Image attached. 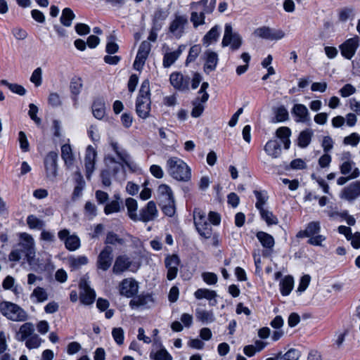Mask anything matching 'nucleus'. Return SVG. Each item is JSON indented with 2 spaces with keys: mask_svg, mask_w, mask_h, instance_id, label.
<instances>
[{
  "mask_svg": "<svg viewBox=\"0 0 360 360\" xmlns=\"http://www.w3.org/2000/svg\"><path fill=\"white\" fill-rule=\"evenodd\" d=\"M219 26H214L202 38L203 45L209 46L214 42H216L219 36Z\"/></svg>",
  "mask_w": 360,
  "mask_h": 360,
  "instance_id": "nucleus-32",
  "label": "nucleus"
},
{
  "mask_svg": "<svg viewBox=\"0 0 360 360\" xmlns=\"http://www.w3.org/2000/svg\"><path fill=\"white\" fill-rule=\"evenodd\" d=\"M92 112L98 120H102L105 115V103L101 98H97L92 105Z\"/></svg>",
  "mask_w": 360,
  "mask_h": 360,
  "instance_id": "nucleus-30",
  "label": "nucleus"
},
{
  "mask_svg": "<svg viewBox=\"0 0 360 360\" xmlns=\"http://www.w3.org/2000/svg\"><path fill=\"white\" fill-rule=\"evenodd\" d=\"M138 283L133 278H125L120 284L119 290L121 295L131 297L138 292Z\"/></svg>",
  "mask_w": 360,
  "mask_h": 360,
  "instance_id": "nucleus-18",
  "label": "nucleus"
},
{
  "mask_svg": "<svg viewBox=\"0 0 360 360\" xmlns=\"http://www.w3.org/2000/svg\"><path fill=\"white\" fill-rule=\"evenodd\" d=\"M59 239L64 242L65 248L70 251H75L81 245L80 239L75 233H70V230L64 229L58 233Z\"/></svg>",
  "mask_w": 360,
  "mask_h": 360,
  "instance_id": "nucleus-10",
  "label": "nucleus"
},
{
  "mask_svg": "<svg viewBox=\"0 0 360 360\" xmlns=\"http://www.w3.org/2000/svg\"><path fill=\"white\" fill-rule=\"evenodd\" d=\"M120 209V202L119 201V198H117V200H112L108 203L104 208V212L106 214H110L119 212Z\"/></svg>",
  "mask_w": 360,
  "mask_h": 360,
  "instance_id": "nucleus-56",
  "label": "nucleus"
},
{
  "mask_svg": "<svg viewBox=\"0 0 360 360\" xmlns=\"http://www.w3.org/2000/svg\"><path fill=\"white\" fill-rule=\"evenodd\" d=\"M131 265L129 259L126 256H119L117 257L112 271L115 274H120L129 269Z\"/></svg>",
  "mask_w": 360,
  "mask_h": 360,
  "instance_id": "nucleus-29",
  "label": "nucleus"
},
{
  "mask_svg": "<svg viewBox=\"0 0 360 360\" xmlns=\"http://www.w3.org/2000/svg\"><path fill=\"white\" fill-rule=\"evenodd\" d=\"M160 205L162 207V212L167 216L172 217L174 215L176 212L174 200L160 202Z\"/></svg>",
  "mask_w": 360,
  "mask_h": 360,
  "instance_id": "nucleus-51",
  "label": "nucleus"
},
{
  "mask_svg": "<svg viewBox=\"0 0 360 360\" xmlns=\"http://www.w3.org/2000/svg\"><path fill=\"white\" fill-rule=\"evenodd\" d=\"M96 157V150L93 146H89L86 149V154L84 157L86 176L88 179H90L91 174L95 170Z\"/></svg>",
  "mask_w": 360,
  "mask_h": 360,
  "instance_id": "nucleus-14",
  "label": "nucleus"
},
{
  "mask_svg": "<svg viewBox=\"0 0 360 360\" xmlns=\"http://www.w3.org/2000/svg\"><path fill=\"white\" fill-rule=\"evenodd\" d=\"M170 83L176 89L185 91L188 89L190 78L184 77L179 72H174L170 75Z\"/></svg>",
  "mask_w": 360,
  "mask_h": 360,
  "instance_id": "nucleus-23",
  "label": "nucleus"
},
{
  "mask_svg": "<svg viewBox=\"0 0 360 360\" xmlns=\"http://www.w3.org/2000/svg\"><path fill=\"white\" fill-rule=\"evenodd\" d=\"M61 156L65 165L71 167L75 161L71 146L69 144H64L61 147Z\"/></svg>",
  "mask_w": 360,
  "mask_h": 360,
  "instance_id": "nucleus-38",
  "label": "nucleus"
},
{
  "mask_svg": "<svg viewBox=\"0 0 360 360\" xmlns=\"http://www.w3.org/2000/svg\"><path fill=\"white\" fill-rule=\"evenodd\" d=\"M105 243L112 245H122L124 243V239L120 238L117 234L110 232L107 234Z\"/></svg>",
  "mask_w": 360,
  "mask_h": 360,
  "instance_id": "nucleus-63",
  "label": "nucleus"
},
{
  "mask_svg": "<svg viewBox=\"0 0 360 360\" xmlns=\"http://www.w3.org/2000/svg\"><path fill=\"white\" fill-rule=\"evenodd\" d=\"M351 156L350 153L347 152L343 153L342 160H345L340 166V172L342 174H350L354 170V162L349 160Z\"/></svg>",
  "mask_w": 360,
  "mask_h": 360,
  "instance_id": "nucleus-31",
  "label": "nucleus"
},
{
  "mask_svg": "<svg viewBox=\"0 0 360 360\" xmlns=\"http://www.w3.org/2000/svg\"><path fill=\"white\" fill-rule=\"evenodd\" d=\"M194 296L198 300L207 299L210 301L214 300L217 297V292L214 290H210L206 288L198 289L194 292Z\"/></svg>",
  "mask_w": 360,
  "mask_h": 360,
  "instance_id": "nucleus-40",
  "label": "nucleus"
},
{
  "mask_svg": "<svg viewBox=\"0 0 360 360\" xmlns=\"http://www.w3.org/2000/svg\"><path fill=\"white\" fill-rule=\"evenodd\" d=\"M259 214L262 219L264 220L269 226L277 224L278 222L277 217L274 216L271 211L265 208L261 209V210H259Z\"/></svg>",
  "mask_w": 360,
  "mask_h": 360,
  "instance_id": "nucleus-47",
  "label": "nucleus"
},
{
  "mask_svg": "<svg viewBox=\"0 0 360 360\" xmlns=\"http://www.w3.org/2000/svg\"><path fill=\"white\" fill-rule=\"evenodd\" d=\"M112 336L115 342L118 345H122L124 343V332L121 327L114 328L112 330Z\"/></svg>",
  "mask_w": 360,
  "mask_h": 360,
  "instance_id": "nucleus-53",
  "label": "nucleus"
},
{
  "mask_svg": "<svg viewBox=\"0 0 360 360\" xmlns=\"http://www.w3.org/2000/svg\"><path fill=\"white\" fill-rule=\"evenodd\" d=\"M167 15V13L161 10H157L153 15V26H156L157 25H161L162 22L166 19Z\"/></svg>",
  "mask_w": 360,
  "mask_h": 360,
  "instance_id": "nucleus-61",
  "label": "nucleus"
},
{
  "mask_svg": "<svg viewBox=\"0 0 360 360\" xmlns=\"http://www.w3.org/2000/svg\"><path fill=\"white\" fill-rule=\"evenodd\" d=\"M294 286V279L291 276H287L280 282L281 292L283 296L288 295Z\"/></svg>",
  "mask_w": 360,
  "mask_h": 360,
  "instance_id": "nucleus-35",
  "label": "nucleus"
},
{
  "mask_svg": "<svg viewBox=\"0 0 360 360\" xmlns=\"http://www.w3.org/2000/svg\"><path fill=\"white\" fill-rule=\"evenodd\" d=\"M321 231V224L319 221H311L309 223L303 231L300 232L298 236H304L309 237L308 243L312 245L323 246V242L326 240V237L319 234Z\"/></svg>",
  "mask_w": 360,
  "mask_h": 360,
  "instance_id": "nucleus-6",
  "label": "nucleus"
},
{
  "mask_svg": "<svg viewBox=\"0 0 360 360\" xmlns=\"http://www.w3.org/2000/svg\"><path fill=\"white\" fill-rule=\"evenodd\" d=\"M41 339L37 335H33L25 341V345L29 349H37L41 344Z\"/></svg>",
  "mask_w": 360,
  "mask_h": 360,
  "instance_id": "nucleus-52",
  "label": "nucleus"
},
{
  "mask_svg": "<svg viewBox=\"0 0 360 360\" xmlns=\"http://www.w3.org/2000/svg\"><path fill=\"white\" fill-rule=\"evenodd\" d=\"M195 316L198 321L203 323H212L214 321L213 313L205 309H197Z\"/></svg>",
  "mask_w": 360,
  "mask_h": 360,
  "instance_id": "nucleus-41",
  "label": "nucleus"
},
{
  "mask_svg": "<svg viewBox=\"0 0 360 360\" xmlns=\"http://www.w3.org/2000/svg\"><path fill=\"white\" fill-rule=\"evenodd\" d=\"M150 50L151 44L149 41H143L141 43L133 65L135 70L141 71L143 69Z\"/></svg>",
  "mask_w": 360,
  "mask_h": 360,
  "instance_id": "nucleus-11",
  "label": "nucleus"
},
{
  "mask_svg": "<svg viewBox=\"0 0 360 360\" xmlns=\"http://www.w3.org/2000/svg\"><path fill=\"white\" fill-rule=\"evenodd\" d=\"M0 312L8 319L15 321H25L28 315L27 312L16 304L4 301L0 303Z\"/></svg>",
  "mask_w": 360,
  "mask_h": 360,
  "instance_id": "nucleus-4",
  "label": "nucleus"
},
{
  "mask_svg": "<svg viewBox=\"0 0 360 360\" xmlns=\"http://www.w3.org/2000/svg\"><path fill=\"white\" fill-rule=\"evenodd\" d=\"M82 88V82L81 78L76 77H73L70 82V89L75 101H77V96L80 93Z\"/></svg>",
  "mask_w": 360,
  "mask_h": 360,
  "instance_id": "nucleus-44",
  "label": "nucleus"
},
{
  "mask_svg": "<svg viewBox=\"0 0 360 360\" xmlns=\"http://www.w3.org/2000/svg\"><path fill=\"white\" fill-rule=\"evenodd\" d=\"M264 150L265 153L271 158H278L281 154V146L280 143L276 140H269L264 146Z\"/></svg>",
  "mask_w": 360,
  "mask_h": 360,
  "instance_id": "nucleus-26",
  "label": "nucleus"
},
{
  "mask_svg": "<svg viewBox=\"0 0 360 360\" xmlns=\"http://www.w3.org/2000/svg\"><path fill=\"white\" fill-rule=\"evenodd\" d=\"M21 245L25 250V257L27 262L30 266L36 265L37 263L35 259V243L31 235L22 233L20 234Z\"/></svg>",
  "mask_w": 360,
  "mask_h": 360,
  "instance_id": "nucleus-8",
  "label": "nucleus"
},
{
  "mask_svg": "<svg viewBox=\"0 0 360 360\" xmlns=\"http://www.w3.org/2000/svg\"><path fill=\"white\" fill-rule=\"evenodd\" d=\"M112 262V248L105 246L98 257V268L103 271L108 270Z\"/></svg>",
  "mask_w": 360,
  "mask_h": 360,
  "instance_id": "nucleus-20",
  "label": "nucleus"
},
{
  "mask_svg": "<svg viewBox=\"0 0 360 360\" xmlns=\"http://www.w3.org/2000/svg\"><path fill=\"white\" fill-rule=\"evenodd\" d=\"M110 146L114 153L108 154L104 158L105 169L101 172L102 184L105 186L111 184L110 176H116L120 172H125V168L132 169L135 165L128 153L117 141L111 140Z\"/></svg>",
  "mask_w": 360,
  "mask_h": 360,
  "instance_id": "nucleus-1",
  "label": "nucleus"
},
{
  "mask_svg": "<svg viewBox=\"0 0 360 360\" xmlns=\"http://www.w3.org/2000/svg\"><path fill=\"white\" fill-rule=\"evenodd\" d=\"M75 15L73 11L69 8H65L62 11L60 16V22L66 27H70L72 25V21L75 18Z\"/></svg>",
  "mask_w": 360,
  "mask_h": 360,
  "instance_id": "nucleus-45",
  "label": "nucleus"
},
{
  "mask_svg": "<svg viewBox=\"0 0 360 360\" xmlns=\"http://www.w3.org/2000/svg\"><path fill=\"white\" fill-rule=\"evenodd\" d=\"M158 198L160 202L174 200L172 189L166 184H161L158 188Z\"/></svg>",
  "mask_w": 360,
  "mask_h": 360,
  "instance_id": "nucleus-33",
  "label": "nucleus"
},
{
  "mask_svg": "<svg viewBox=\"0 0 360 360\" xmlns=\"http://www.w3.org/2000/svg\"><path fill=\"white\" fill-rule=\"evenodd\" d=\"M57 160L58 153L50 152L44 160L47 176L49 179H54L57 175Z\"/></svg>",
  "mask_w": 360,
  "mask_h": 360,
  "instance_id": "nucleus-21",
  "label": "nucleus"
},
{
  "mask_svg": "<svg viewBox=\"0 0 360 360\" xmlns=\"http://www.w3.org/2000/svg\"><path fill=\"white\" fill-rule=\"evenodd\" d=\"M216 0H200L190 4L191 10H196L205 16L212 13L216 6Z\"/></svg>",
  "mask_w": 360,
  "mask_h": 360,
  "instance_id": "nucleus-19",
  "label": "nucleus"
},
{
  "mask_svg": "<svg viewBox=\"0 0 360 360\" xmlns=\"http://www.w3.org/2000/svg\"><path fill=\"white\" fill-rule=\"evenodd\" d=\"M257 238L264 248L271 249L274 245V239L269 233L259 231L257 233Z\"/></svg>",
  "mask_w": 360,
  "mask_h": 360,
  "instance_id": "nucleus-39",
  "label": "nucleus"
},
{
  "mask_svg": "<svg viewBox=\"0 0 360 360\" xmlns=\"http://www.w3.org/2000/svg\"><path fill=\"white\" fill-rule=\"evenodd\" d=\"M187 24L188 19L186 15H175L174 19L170 23L169 31L173 37L179 39L184 33Z\"/></svg>",
  "mask_w": 360,
  "mask_h": 360,
  "instance_id": "nucleus-12",
  "label": "nucleus"
},
{
  "mask_svg": "<svg viewBox=\"0 0 360 360\" xmlns=\"http://www.w3.org/2000/svg\"><path fill=\"white\" fill-rule=\"evenodd\" d=\"M253 34L256 37L271 41L280 40L285 35L282 30L274 29L267 26H262L255 29Z\"/></svg>",
  "mask_w": 360,
  "mask_h": 360,
  "instance_id": "nucleus-9",
  "label": "nucleus"
},
{
  "mask_svg": "<svg viewBox=\"0 0 360 360\" xmlns=\"http://www.w3.org/2000/svg\"><path fill=\"white\" fill-rule=\"evenodd\" d=\"M360 141V135L357 133H352L350 135L345 136L343 140L345 145H349L353 147L356 146Z\"/></svg>",
  "mask_w": 360,
  "mask_h": 360,
  "instance_id": "nucleus-58",
  "label": "nucleus"
},
{
  "mask_svg": "<svg viewBox=\"0 0 360 360\" xmlns=\"http://www.w3.org/2000/svg\"><path fill=\"white\" fill-rule=\"evenodd\" d=\"M27 224L30 229L41 230L45 226V221L35 215H30L27 219Z\"/></svg>",
  "mask_w": 360,
  "mask_h": 360,
  "instance_id": "nucleus-43",
  "label": "nucleus"
},
{
  "mask_svg": "<svg viewBox=\"0 0 360 360\" xmlns=\"http://www.w3.org/2000/svg\"><path fill=\"white\" fill-rule=\"evenodd\" d=\"M193 218L198 233L205 238H211L212 229L207 222L205 212L200 208H195L193 212Z\"/></svg>",
  "mask_w": 360,
  "mask_h": 360,
  "instance_id": "nucleus-5",
  "label": "nucleus"
},
{
  "mask_svg": "<svg viewBox=\"0 0 360 360\" xmlns=\"http://www.w3.org/2000/svg\"><path fill=\"white\" fill-rule=\"evenodd\" d=\"M349 334V330L346 328L340 329L335 332L333 342L335 349H340L342 347L346 337Z\"/></svg>",
  "mask_w": 360,
  "mask_h": 360,
  "instance_id": "nucleus-36",
  "label": "nucleus"
},
{
  "mask_svg": "<svg viewBox=\"0 0 360 360\" xmlns=\"http://www.w3.org/2000/svg\"><path fill=\"white\" fill-rule=\"evenodd\" d=\"M79 287L82 290L80 292V301L85 305L91 304L96 297L94 291L89 287V283L86 278H82L79 283Z\"/></svg>",
  "mask_w": 360,
  "mask_h": 360,
  "instance_id": "nucleus-17",
  "label": "nucleus"
},
{
  "mask_svg": "<svg viewBox=\"0 0 360 360\" xmlns=\"http://www.w3.org/2000/svg\"><path fill=\"white\" fill-rule=\"evenodd\" d=\"M313 134V131L309 129L301 131L297 139L298 146L302 148L307 147L311 141Z\"/></svg>",
  "mask_w": 360,
  "mask_h": 360,
  "instance_id": "nucleus-37",
  "label": "nucleus"
},
{
  "mask_svg": "<svg viewBox=\"0 0 360 360\" xmlns=\"http://www.w3.org/2000/svg\"><path fill=\"white\" fill-rule=\"evenodd\" d=\"M34 332V325L30 322H27L20 326L15 338L18 341L23 342L33 335Z\"/></svg>",
  "mask_w": 360,
  "mask_h": 360,
  "instance_id": "nucleus-27",
  "label": "nucleus"
},
{
  "mask_svg": "<svg viewBox=\"0 0 360 360\" xmlns=\"http://www.w3.org/2000/svg\"><path fill=\"white\" fill-rule=\"evenodd\" d=\"M190 20L195 28L205 23V16L196 10H191Z\"/></svg>",
  "mask_w": 360,
  "mask_h": 360,
  "instance_id": "nucleus-48",
  "label": "nucleus"
},
{
  "mask_svg": "<svg viewBox=\"0 0 360 360\" xmlns=\"http://www.w3.org/2000/svg\"><path fill=\"white\" fill-rule=\"evenodd\" d=\"M30 297L37 302H43L48 300L46 291L41 287H37L34 288Z\"/></svg>",
  "mask_w": 360,
  "mask_h": 360,
  "instance_id": "nucleus-46",
  "label": "nucleus"
},
{
  "mask_svg": "<svg viewBox=\"0 0 360 360\" xmlns=\"http://www.w3.org/2000/svg\"><path fill=\"white\" fill-rule=\"evenodd\" d=\"M201 52V47L198 44H195L191 47L188 56L186 59V63L194 61Z\"/></svg>",
  "mask_w": 360,
  "mask_h": 360,
  "instance_id": "nucleus-60",
  "label": "nucleus"
},
{
  "mask_svg": "<svg viewBox=\"0 0 360 360\" xmlns=\"http://www.w3.org/2000/svg\"><path fill=\"white\" fill-rule=\"evenodd\" d=\"M166 168L169 174L179 181H188L191 178V169L181 159L177 157L168 158Z\"/></svg>",
  "mask_w": 360,
  "mask_h": 360,
  "instance_id": "nucleus-2",
  "label": "nucleus"
},
{
  "mask_svg": "<svg viewBox=\"0 0 360 360\" xmlns=\"http://www.w3.org/2000/svg\"><path fill=\"white\" fill-rule=\"evenodd\" d=\"M292 114L296 117V122H307L309 120L307 108L302 104H295L292 109Z\"/></svg>",
  "mask_w": 360,
  "mask_h": 360,
  "instance_id": "nucleus-25",
  "label": "nucleus"
},
{
  "mask_svg": "<svg viewBox=\"0 0 360 360\" xmlns=\"http://www.w3.org/2000/svg\"><path fill=\"white\" fill-rule=\"evenodd\" d=\"M243 44V38L240 34L233 31L231 25H225L224 33L221 41L222 47L229 46L231 51L240 49Z\"/></svg>",
  "mask_w": 360,
  "mask_h": 360,
  "instance_id": "nucleus-7",
  "label": "nucleus"
},
{
  "mask_svg": "<svg viewBox=\"0 0 360 360\" xmlns=\"http://www.w3.org/2000/svg\"><path fill=\"white\" fill-rule=\"evenodd\" d=\"M300 356V354L298 350L295 349H290L287 352L284 354L281 353V358L280 359L282 360H298Z\"/></svg>",
  "mask_w": 360,
  "mask_h": 360,
  "instance_id": "nucleus-64",
  "label": "nucleus"
},
{
  "mask_svg": "<svg viewBox=\"0 0 360 360\" xmlns=\"http://www.w3.org/2000/svg\"><path fill=\"white\" fill-rule=\"evenodd\" d=\"M289 117L288 112L284 106L278 107L275 111L276 122H281L287 120Z\"/></svg>",
  "mask_w": 360,
  "mask_h": 360,
  "instance_id": "nucleus-55",
  "label": "nucleus"
},
{
  "mask_svg": "<svg viewBox=\"0 0 360 360\" xmlns=\"http://www.w3.org/2000/svg\"><path fill=\"white\" fill-rule=\"evenodd\" d=\"M205 65L204 70L207 74L214 71L218 63V55L216 52L207 50L204 53Z\"/></svg>",
  "mask_w": 360,
  "mask_h": 360,
  "instance_id": "nucleus-24",
  "label": "nucleus"
},
{
  "mask_svg": "<svg viewBox=\"0 0 360 360\" xmlns=\"http://www.w3.org/2000/svg\"><path fill=\"white\" fill-rule=\"evenodd\" d=\"M151 110L150 88L148 79L144 80L141 86L136 101V112L143 120L150 117Z\"/></svg>",
  "mask_w": 360,
  "mask_h": 360,
  "instance_id": "nucleus-3",
  "label": "nucleus"
},
{
  "mask_svg": "<svg viewBox=\"0 0 360 360\" xmlns=\"http://www.w3.org/2000/svg\"><path fill=\"white\" fill-rule=\"evenodd\" d=\"M150 356L154 360H173L172 356L165 347H161L155 352H152Z\"/></svg>",
  "mask_w": 360,
  "mask_h": 360,
  "instance_id": "nucleus-49",
  "label": "nucleus"
},
{
  "mask_svg": "<svg viewBox=\"0 0 360 360\" xmlns=\"http://www.w3.org/2000/svg\"><path fill=\"white\" fill-rule=\"evenodd\" d=\"M206 102H202L200 97L196 98L193 102V108L191 111V115L193 117H200L205 108V103Z\"/></svg>",
  "mask_w": 360,
  "mask_h": 360,
  "instance_id": "nucleus-50",
  "label": "nucleus"
},
{
  "mask_svg": "<svg viewBox=\"0 0 360 360\" xmlns=\"http://www.w3.org/2000/svg\"><path fill=\"white\" fill-rule=\"evenodd\" d=\"M158 216V210L154 201H149L141 208L138 214V221L148 222L154 220Z\"/></svg>",
  "mask_w": 360,
  "mask_h": 360,
  "instance_id": "nucleus-13",
  "label": "nucleus"
},
{
  "mask_svg": "<svg viewBox=\"0 0 360 360\" xmlns=\"http://www.w3.org/2000/svg\"><path fill=\"white\" fill-rule=\"evenodd\" d=\"M30 82L33 83L35 86L38 87L42 83V69L41 68H37L30 77Z\"/></svg>",
  "mask_w": 360,
  "mask_h": 360,
  "instance_id": "nucleus-54",
  "label": "nucleus"
},
{
  "mask_svg": "<svg viewBox=\"0 0 360 360\" xmlns=\"http://www.w3.org/2000/svg\"><path fill=\"white\" fill-rule=\"evenodd\" d=\"M254 193L257 198V202L255 203V207L259 211L261 209H264V205H265L267 197L266 194L262 191H255Z\"/></svg>",
  "mask_w": 360,
  "mask_h": 360,
  "instance_id": "nucleus-57",
  "label": "nucleus"
},
{
  "mask_svg": "<svg viewBox=\"0 0 360 360\" xmlns=\"http://www.w3.org/2000/svg\"><path fill=\"white\" fill-rule=\"evenodd\" d=\"M182 53L181 46H179L176 50L171 51L168 49L165 51L163 56L162 65L163 67L167 68L170 67L179 58Z\"/></svg>",
  "mask_w": 360,
  "mask_h": 360,
  "instance_id": "nucleus-28",
  "label": "nucleus"
},
{
  "mask_svg": "<svg viewBox=\"0 0 360 360\" xmlns=\"http://www.w3.org/2000/svg\"><path fill=\"white\" fill-rule=\"evenodd\" d=\"M179 264L180 259L176 255L166 257L165 265L167 269V278L169 281H172L176 277Z\"/></svg>",
  "mask_w": 360,
  "mask_h": 360,
  "instance_id": "nucleus-15",
  "label": "nucleus"
},
{
  "mask_svg": "<svg viewBox=\"0 0 360 360\" xmlns=\"http://www.w3.org/2000/svg\"><path fill=\"white\" fill-rule=\"evenodd\" d=\"M48 103L52 107H58L62 105V99L58 93L51 92L49 95Z\"/></svg>",
  "mask_w": 360,
  "mask_h": 360,
  "instance_id": "nucleus-62",
  "label": "nucleus"
},
{
  "mask_svg": "<svg viewBox=\"0 0 360 360\" xmlns=\"http://www.w3.org/2000/svg\"><path fill=\"white\" fill-rule=\"evenodd\" d=\"M88 263V259L86 256H78L70 259V266L73 268L78 269L80 266Z\"/></svg>",
  "mask_w": 360,
  "mask_h": 360,
  "instance_id": "nucleus-59",
  "label": "nucleus"
},
{
  "mask_svg": "<svg viewBox=\"0 0 360 360\" xmlns=\"http://www.w3.org/2000/svg\"><path fill=\"white\" fill-rule=\"evenodd\" d=\"M360 38L358 36H355L345 41L340 49L342 56L347 59H351L356 53V51L359 45Z\"/></svg>",
  "mask_w": 360,
  "mask_h": 360,
  "instance_id": "nucleus-16",
  "label": "nucleus"
},
{
  "mask_svg": "<svg viewBox=\"0 0 360 360\" xmlns=\"http://www.w3.org/2000/svg\"><path fill=\"white\" fill-rule=\"evenodd\" d=\"M151 301V298L149 295H139L134 297L129 302V305L131 308H138L140 307L146 306L149 302Z\"/></svg>",
  "mask_w": 360,
  "mask_h": 360,
  "instance_id": "nucleus-42",
  "label": "nucleus"
},
{
  "mask_svg": "<svg viewBox=\"0 0 360 360\" xmlns=\"http://www.w3.org/2000/svg\"><path fill=\"white\" fill-rule=\"evenodd\" d=\"M360 196V181H356L345 187L340 194L342 199L351 201Z\"/></svg>",
  "mask_w": 360,
  "mask_h": 360,
  "instance_id": "nucleus-22",
  "label": "nucleus"
},
{
  "mask_svg": "<svg viewBox=\"0 0 360 360\" xmlns=\"http://www.w3.org/2000/svg\"><path fill=\"white\" fill-rule=\"evenodd\" d=\"M125 205L129 218L133 221H138V214L136 212L138 208L137 201L131 198H128L125 200Z\"/></svg>",
  "mask_w": 360,
  "mask_h": 360,
  "instance_id": "nucleus-34",
  "label": "nucleus"
}]
</instances>
